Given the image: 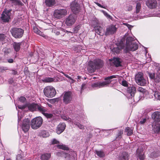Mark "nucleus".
I'll list each match as a JSON object with an SVG mask.
<instances>
[{"instance_id": "nucleus-1", "label": "nucleus", "mask_w": 160, "mask_h": 160, "mask_svg": "<svg viewBox=\"0 0 160 160\" xmlns=\"http://www.w3.org/2000/svg\"><path fill=\"white\" fill-rule=\"evenodd\" d=\"M103 65L102 60L99 59H96L93 61H90L88 63L87 69L90 73L94 72L96 69H99Z\"/></svg>"}, {"instance_id": "nucleus-2", "label": "nucleus", "mask_w": 160, "mask_h": 160, "mask_svg": "<svg viewBox=\"0 0 160 160\" xmlns=\"http://www.w3.org/2000/svg\"><path fill=\"white\" fill-rule=\"evenodd\" d=\"M138 48V45L134 40V38L129 37L127 38L126 46L125 49L126 52L129 51H134Z\"/></svg>"}, {"instance_id": "nucleus-3", "label": "nucleus", "mask_w": 160, "mask_h": 160, "mask_svg": "<svg viewBox=\"0 0 160 160\" xmlns=\"http://www.w3.org/2000/svg\"><path fill=\"white\" fill-rule=\"evenodd\" d=\"M117 76H118L117 75H113L107 77L105 78V80H106V81L95 82L92 84V87L101 88L107 86L111 83L112 81L111 79L114 78H116Z\"/></svg>"}, {"instance_id": "nucleus-4", "label": "nucleus", "mask_w": 160, "mask_h": 160, "mask_svg": "<svg viewBox=\"0 0 160 160\" xmlns=\"http://www.w3.org/2000/svg\"><path fill=\"white\" fill-rule=\"evenodd\" d=\"M43 92L44 95L48 98H52L56 94L55 88L51 86L45 87L43 90Z\"/></svg>"}, {"instance_id": "nucleus-5", "label": "nucleus", "mask_w": 160, "mask_h": 160, "mask_svg": "<svg viewBox=\"0 0 160 160\" xmlns=\"http://www.w3.org/2000/svg\"><path fill=\"white\" fill-rule=\"evenodd\" d=\"M42 122L43 119L41 117H39L34 118L31 121V127L33 129H37L41 126Z\"/></svg>"}, {"instance_id": "nucleus-6", "label": "nucleus", "mask_w": 160, "mask_h": 160, "mask_svg": "<svg viewBox=\"0 0 160 160\" xmlns=\"http://www.w3.org/2000/svg\"><path fill=\"white\" fill-rule=\"evenodd\" d=\"M12 36L16 38H20L23 36L24 30L20 28H14L10 30Z\"/></svg>"}, {"instance_id": "nucleus-7", "label": "nucleus", "mask_w": 160, "mask_h": 160, "mask_svg": "<svg viewBox=\"0 0 160 160\" xmlns=\"http://www.w3.org/2000/svg\"><path fill=\"white\" fill-rule=\"evenodd\" d=\"M136 82L139 85L144 86L147 83V81L143 78V74L141 72H138L135 76Z\"/></svg>"}, {"instance_id": "nucleus-8", "label": "nucleus", "mask_w": 160, "mask_h": 160, "mask_svg": "<svg viewBox=\"0 0 160 160\" xmlns=\"http://www.w3.org/2000/svg\"><path fill=\"white\" fill-rule=\"evenodd\" d=\"M76 20V17L74 14L70 15L66 19L65 23L67 26H70L75 22Z\"/></svg>"}, {"instance_id": "nucleus-9", "label": "nucleus", "mask_w": 160, "mask_h": 160, "mask_svg": "<svg viewBox=\"0 0 160 160\" xmlns=\"http://www.w3.org/2000/svg\"><path fill=\"white\" fill-rule=\"evenodd\" d=\"M12 10H5L2 14L1 19L4 22H8L10 19Z\"/></svg>"}, {"instance_id": "nucleus-10", "label": "nucleus", "mask_w": 160, "mask_h": 160, "mask_svg": "<svg viewBox=\"0 0 160 160\" xmlns=\"http://www.w3.org/2000/svg\"><path fill=\"white\" fill-rule=\"evenodd\" d=\"M30 128V121L28 119H24L21 124V128L25 132H28Z\"/></svg>"}, {"instance_id": "nucleus-11", "label": "nucleus", "mask_w": 160, "mask_h": 160, "mask_svg": "<svg viewBox=\"0 0 160 160\" xmlns=\"http://www.w3.org/2000/svg\"><path fill=\"white\" fill-rule=\"evenodd\" d=\"M67 13V11L66 9L57 10L54 12V16L55 18H59L64 16Z\"/></svg>"}, {"instance_id": "nucleus-12", "label": "nucleus", "mask_w": 160, "mask_h": 160, "mask_svg": "<svg viewBox=\"0 0 160 160\" xmlns=\"http://www.w3.org/2000/svg\"><path fill=\"white\" fill-rule=\"evenodd\" d=\"M62 118L64 120L68 121V122H72V123H73L75 125H76L80 129H82L84 128V127L82 125H81L79 123L76 122V121L74 120V119H73L72 120L68 117L65 116H62Z\"/></svg>"}, {"instance_id": "nucleus-13", "label": "nucleus", "mask_w": 160, "mask_h": 160, "mask_svg": "<svg viewBox=\"0 0 160 160\" xmlns=\"http://www.w3.org/2000/svg\"><path fill=\"white\" fill-rule=\"evenodd\" d=\"M72 99V93L70 92H64L63 96V101L64 103L68 104L70 103Z\"/></svg>"}, {"instance_id": "nucleus-14", "label": "nucleus", "mask_w": 160, "mask_h": 160, "mask_svg": "<svg viewBox=\"0 0 160 160\" xmlns=\"http://www.w3.org/2000/svg\"><path fill=\"white\" fill-rule=\"evenodd\" d=\"M70 8L72 12L77 13L80 11V6L76 1L72 2L70 4Z\"/></svg>"}, {"instance_id": "nucleus-15", "label": "nucleus", "mask_w": 160, "mask_h": 160, "mask_svg": "<svg viewBox=\"0 0 160 160\" xmlns=\"http://www.w3.org/2000/svg\"><path fill=\"white\" fill-rule=\"evenodd\" d=\"M117 29L115 25H111L109 26L106 29L105 35H108L114 34L116 32Z\"/></svg>"}, {"instance_id": "nucleus-16", "label": "nucleus", "mask_w": 160, "mask_h": 160, "mask_svg": "<svg viewBox=\"0 0 160 160\" xmlns=\"http://www.w3.org/2000/svg\"><path fill=\"white\" fill-rule=\"evenodd\" d=\"M66 127V124L64 123H60L57 126L56 132L58 134L62 133Z\"/></svg>"}, {"instance_id": "nucleus-17", "label": "nucleus", "mask_w": 160, "mask_h": 160, "mask_svg": "<svg viewBox=\"0 0 160 160\" xmlns=\"http://www.w3.org/2000/svg\"><path fill=\"white\" fill-rule=\"evenodd\" d=\"M146 4L150 8H154L156 7L157 2L156 0H148L146 2Z\"/></svg>"}, {"instance_id": "nucleus-18", "label": "nucleus", "mask_w": 160, "mask_h": 160, "mask_svg": "<svg viewBox=\"0 0 160 160\" xmlns=\"http://www.w3.org/2000/svg\"><path fill=\"white\" fill-rule=\"evenodd\" d=\"M152 118L155 122L160 121V112L156 111L153 112L152 115Z\"/></svg>"}, {"instance_id": "nucleus-19", "label": "nucleus", "mask_w": 160, "mask_h": 160, "mask_svg": "<svg viewBox=\"0 0 160 160\" xmlns=\"http://www.w3.org/2000/svg\"><path fill=\"white\" fill-rule=\"evenodd\" d=\"M52 32L55 33L57 35H58L59 34L62 33V32L72 33V32L70 31H68L66 30L62 29H61V30H59L56 28H54L52 29Z\"/></svg>"}, {"instance_id": "nucleus-20", "label": "nucleus", "mask_w": 160, "mask_h": 160, "mask_svg": "<svg viewBox=\"0 0 160 160\" xmlns=\"http://www.w3.org/2000/svg\"><path fill=\"white\" fill-rule=\"evenodd\" d=\"M95 32L101 36L103 35L104 34V30L100 26H97L95 27Z\"/></svg>"}, {"instance_id": "nucleus-21", "label": "nucleus", "mask_w": 160, "mask_h": 160, "mask_svg": "<svg viewBox=\"0 0 160 160\" xmlns=\"http://www.w3.org/2000/svg\"><path fill=\"white\" fill-rule=\"evenodd\" d=\"M124 48V46L123 44H121V45L117 47L114 48L112 49V52L116 54L119 53L120 51Z\"/></svg>"}, {"instance_id": "nucleus-22", "label": "nucleus", "mask_w": 160, "mask_h": 160, "mask_svg": "<svg viewBox=\"0 0 160 160\" xmlns=\"http://www.w3.org/2000/svg\"><path fill=\"white\" fill-rule=\"evenodd\" d=\"M137 155L141 160H143L144 158V156L142 150L138 149L137 150Z\"/></svg>"}, {"instance_id": "nucleus-23", "label": "nucleus", "mask_w": 160, "mask_h": 160, "mask_svg": "<svg viewBox=\"0 0 160 160\" xmlns=\"http://www.w3.org/2000/svg\"><path fill=\"white\" fill-rule=\"evenodd\" d=\"M127 91L129 93H130L132 97L134 96V94L136 92V88L134 86H131L128 87L127 88Z\"/></svg>"}, {"instance_id": "nucleus-24", "label": "nucleus", "mask_w": 160, "mask_h": 160, "mask_svg": "<svg viewBox=\"0 0 160 160\" xmlns=\"http://www.w3.org/2000/svg\"><path fill=\"white\" fill-rule=\"evenodd\" d=\"M45 3L46 6L48 7H52L56 3L55 0H45Z\"/></svg>"}, {"instance_id": "nucleus-25", "label": "nucleus", "mask_w": 160, "mask_h": 160, "mask_svg": "<svg viewBox=\"0 0 160 160\" xmlns=\"http://www.w3.org/2000/svg\"><path fill=\"white\" fill-rule=\"evenodd\" d=\"M129 157L128 154L126 152H124L120 157L119 160H128Z\"/></svg>"}, {"instance_id": "nucleus-26", "label": "nucleus", "mask_w": 160, "mask_h": 160, "mask_svg": "<svg viewBox=\"0 0 160 160\" xmlns=\"http://www.w3.org/2000/svg\"><path fill=\"white\" fill-rule=\"evenodd\" d=\"M38 105L37 104L32 103L29 104L28 105V109L31 111H35L37 108Z\"/></svg>"}, {"instance_id": "nucleus-27", "label": "nucleus", "mask_w": 160, "mask_h": 160, "mask_svg": "<svg viewBox=\"0 0 160 160\" xmlns=\"http://www.w3.org/2000/svg\"><path fill=\"white\" fill-rule=\"evenodd\" d=\"M12 6H21L22 3L20 0H10Z\"/></svg>"}, {"instance_id": "nucleus-28", "label": "nucleus", "mask_w": 160, "mask_h": 160, "mask_svg": "<svg viewBox=\"0 0 160 160\" xmlns=\"http://www.w3.org/2000/svg\"><path fill=\"white\" fill-rule=\"evenodd\" d=\"M142 3V1H139V2H138L136 3V13H139L141 8V4Z\"/></svg>"}, {"instance_id": "nucleus-29", "label": "nucleus", "mask_w": 160, "mask_h": 160, "mask_svg": "<svg viewBox=\"0 0 160 160\" xmlns=\"http://www.w3.org/2000/svg\"><path fill=\"white\" fill-rule=\"evenodd\" d=\"M125 132L128 136H130L133 133V129L132 128L127 127L125 129Z\"/></svg>"}, {"instance_id": "nucleus-30", "label": "nucleus", "mask_w": 160, "mask_h": 160, "mask_svg": "<svg viewBox=\"0 0 160 160\" xmlns=\"http://www.w3.org/2000/svg\"><path fill=\"white\" fill-rule=\"evenodd\" d=\"M51 156L50 153H45L41 155V158L42 160H48Z\"/></svg>"}, {"instance_id": "nucleus-31", "label": "nucleus", "mask_w": 160, "mask_h": 160, "mask_svg": "<svg viewBox=\"0 0 160 160\" xmlns=\"http://www.w3.org/2000/svg\"><path fill=\"white\" fill-rule=\"evenodd\" d=\"M37 108L38 110L41 112L43 114L45 113L47 111V109L45 107L41 106H39L38 105Z\"/></svg>"}, {"instance_id": "nucleus-32", "label": "nucleus", "mask_w": 160, "mask_h": 160, "mask_svg": "<svg viewBox=\"0 0 160 160\" xmlns=\"http://www.w3.org/2000/svg\"><path fill=\"white\" fill-rule=\"evenodd\" d=\"M21 43L19 42H14L13 44V46L15 50L18 52V51L20 48Z\"/></svg>"}, {"instance_id": "nucleus-33", "label": "nucleus", "mask_w": 160, "mask_h": 160, "mask_svg": "<svg viewBox=\"0 0 160 160\" xmlns=\"http://www.w3.org/2000/svg\"><path fill=\"white\" fill-rule=\"evenodd\" d=\"M116 67L120 66L121 65V62L118 58H114L112 61Z\"/></svg>"}, {"instance_id": "nucleus-34", "label": "nucleus", "mask_w": 160, "mask_h": 160, "mask_svg": "<svg viewBox=\"0 0 160 160\" xmlns=\"http://www.w3.org/2000/svg\"><path fill=\"white\" fill-rule=\"evenodd\" d=\"M95 152L97 155L100 157H103L105 156V154L102 150H96Z\"/></svg>"}, {"instance_id": "nucleus-35", "label": "nucleus", "mask_w": 160, "mask_h": 160, "mask_svg": "<svg viewBox=\"0 0 160 160\" xmlns=\"http://www.w3.org/2000/svg\"><path fill=\"white\" fill-rule=\"evenodd\" d=\"M54 80L55 79L53 78L47 77L44 78L43 81L45 82H51L54 81Z\"/></svg>"}, {"instance_id": "nucleus-36", "label": "nucleus", "mask_w": 160, "mask_h": 160, "mask_svg": "<svg viewBox=\"0 0 160 160\" xmlns=\"http://www.w3.org/2000/svg\"><path fill=\"white\" fill-rule=\"evenodd\" d=\"M153 130L155 132L158 133L160 132V126L157 125L154 126Z\"/></svg>"}, {"instance_id": "nucleus-37", "label": "nucleus", "mask_w": 160, "mask_h": 160, "mask_svg": "<svg viewBox=\"0 0 160 160\" xmlns=\"http://www.w3.org/2000/svg\"><path fill=\"white\" fill-rule=\"evenodd\" d=\"M154 80L156 82H158L160 81V73H158L155 75Z\"/></svg>"}, {"instance_id": "nucleus-38", "label": "nucleus", "mask_w": 160, "mask_h": 160, "mask_svg": "<svg viewBox=\"0 0 160 160\" xmlns=\"http://www.w3.org/2000/svg\"><path fill=\"white\" fill-rule=\"evenodd\" d=\"M152 110V108L151 107H148L144 110L143 114L146 115L147 114Z\"/></svg>"}, {"instance_id": "nucleus-39", "label": "nucleus", "mask_w": 160, "mask_h": 160, "mask_svg": "<svg viewBox=\"0 0 160 160\" xmlns=\"http://www.w3.org/2000/svg\"><path fill=\"white\" fill-rule=\"evenodd\" d=\"M57 146L58 148L60 149H62L65 150H68V148L64 145H57Z\"/></svg>"}, {"instance_id": "nucleus-40", "label": "nucleus", "mask_w": 160, "mask_h": 160, "mask_svg": "<svg viewBox=\"0 0 160 160\" xmlns=\"http://www.w3.org/2000/svg\"><path fill=\"white\" fill-rule=\"evenodd\" d=\"M154 96L156 99L160 100V92H158L156 91L155 92L154 94Z\"/></svg>"}, {"instance_id": "nucleus-41", "label": "nucleus", "mask_w": 160, "mask_h": 160, "mask_svg": "<svg viewBox=\"0 0 160 160\" xmlns=\"http://www.w3.org/2000/svg\"><path fill=\"white\" fill-rule=\"evenodd\" d=\"M101 12L103 13L104 15L108 18L110 19H112V18L111 16L110 15H109L108 13L104 11V10H101Z\"/></svg>"}, {"instance_id": "nucleus-42", "label": "nucleus", "mask_w": 160, "mask_h": 160, "mask_svg": "<svg viewBox=\"0 0 160 160\" xmlns=\"http://www.w3.org/2000/svg\"><path fill=\"white\" fill-rule=\"evenodd\" d=\"M8 68L3 66L0 67V72H3L4 71L8 70Z\"/></svg>"}, {"instance_id": "nucleus-43", "label": "nucleus", "mask_w": 160, "mask_h": 160, "mask_svg": "<svg viewBox=\"0 0 160 160\" xmlns=\"http://www.w3.org/2000/svg\"><path fill=\"white\" fill-rule=\"evenodd\" d=\"M43 115L48 118H53V114L50 113H48L45 112Z\"/></svg>"}, {"instance_id": "nucleus-44", "label": "nucleus", "mask_w": 160, "mask_h": 160, "mask_svg": "<svg viewBox=\"0 0 160 160\" xmlns=\"http://www.w3.org/2000/svg\"><path fill=\"white\" fill-rule=\"evenodd\" d=\"M120 83L124 87H127L128 86V83L126 81L124 80H122L120 82Z\"/></svg>"}, {"instance_id": "nucleus-45", "label": "nucleus", "mask_w": 160, "mask_h": 160, "mask_svg": "<svg viewBox=\"0 0 160 160\" xmlns=\"http://www.w3.org/2000/svg\"><path fill=\"white\" fill-rule=\"evenodd\" d=\"M123 133V130H120L119 131L118 133V136L116 138V139H120L121 138V135Z\"/></svg>"}, {"instance_id": "nucleus-46", "label": "nucleus", "mask_w": 160, "mask_h": 160, "mask_svg": "<svg viewBox=\"0 0 160 160\" xmlns=\"http://www.w3.org/2000/svg\"><path fill=\"white\" fill-rule=\"evenodd\" d=\"M138 90L140 92H142L143 93H145L146 91V89L141 87L138 88Z\"/></svg>"}, {"instance_id": "nucleus-47", "label": "nucleus", "mask_w": 160, "mask_h": 160, "mask_svg": "<svg viewBox=\"0 0 160 160\" xmlns=\"http://www.w3.org/2000/svg\"><path fill=\"white\" fill-rule=\"evenodd\" d=\"M26 98L23 97H21L19 98V101L20 102H25L26 101Z\"/></svg>"}, {"instance_id": "nucleus-48", "label": "nucleus", "mask_w": 160, "mask_h": 160, "mask_svg": "<svg viewBox=\"0 0 160 160\" xmlns=\"http://www.w3.org/2000/svg\"><path fill=\"white\" fill-rule=\"evenodd\" d=\"M23 157L21 154H18L17 156V160H22Z\"/></svg>"}, {"instance_id": "nucleus-49", "label": "nucleus", "mask_w": 160, "mask_h": 160, "mask_svg": "<svg viewBox=\"0 0 160 160\" xmlns=\"http://www.w3.org/2000/svg\"><path fill=\"white\" fill-rule=\"evenodd\" d=\"M149 77L150 78L152 79H153L155 78V75L154 73H149Z\"/></svg>"}, {"instance_id": "nucleus-50", "label": "nucleus", "mask_w": 160, "mask_h": 160, "mask_svg": "<svg viewBox=\"0 0 160 160\" xmlns=\"http://www.w3.org/2000/svg\"><path fill=\"white\" fill-rule=\"evenodd\" d=\"M42 133L43 134H42L43 137H47L49 136L48 133L46 132L45 131L42 132Z\"/></svg>"}, {"instance_id": "nucleus-51", "label": "nucleus", "mask_w": 160, "mask_h": 160, "mask_svg": "<svg viewBox=\"0 0 160 160\" xmlns=\"http://www.w3.org/2000/svg\"><path fill=\"white\" fill-rule=\"evenodd\" d=\"M33 30L34 32L36 33L37 34L39 31V30H38V29L36 27H33Z\"/></svg>"}, {"instance_id": "nucleus-52", "label": "nucleus", "mask_w": 160, "mask_h": 160, "mask_svg": "<svg viewBox=\"0 0 160 160\" xmlns=\"http://www.w3.org/2000/svg\"><path fill=\"white\" fill-rule=\"evenodd\" d=\"M37 34H38L40 36H42L43 37H46V36L45 35H44L42 32L40 31V30L37 33Z\"/></svg>"}, {"instance_id": "nucleus-53", "label": "nucleus", "mask_w": 160, "mask_h": 160, "mask_svg": "<svg viewBox=\"0 0 160 160\" xmlns=\"http://www.w3.org/2000/svg\"><path fill=\"white\" fill-rule=\"evenodd\" d=\"M59 143V141L55 139H54L52 141V143L53 144H58Z\"/></svg>"}, {"instance_id": "nucleus-54", "label": "nucleus", "mask_w": 160, "mask_h": 160, "mask_svg": "<svg viewBox=\"0 0 160 160\" xmlns=\"http://www.w3.org/2000/svg\"><path fill=\"white\" fill-rule=\"evenodd\" d=\"M5 36L3 34H0V41H3L5 38Z\"/></svg>"}, {"instance_id": "nucleus-55", "label": "nucleus", "mask_w": 160, "mask_h": 160, "mask_svg": "<svg viewBox=\"0 0 160 160\" xmlns=\"http://www.w3.org/2000/svg\"><path fill=\"white\" fill-rule=\"evenodd\" d=\"M12 73L13 75L18 74V72L15 70H11Z\"/></svg>"}, {"instance_id": "nucleus-56", "label": "nucleus", "mask_w": 160, "mask_h": 160, "mask_svg": "<svg viewBox=\"0 0 160 160\" xmlns=\"http://www.w3.org/2000/svg\"><path fill=\"white\" fill-rule=\"evenodd\" d=\"M146 118H144L142 119L141 120V121L140 122V123L141 124H144L146 121Z\"/></svg>"}, {"instance_id": "nucleus-57", "label": "nucleus", "mask_w": 160, "mask_h": 160, "mask_svg": "<svg viewBox=\"0 0 160 160\" xmlns=\"http://www.w3.org/2000/svg\"><path fill=\"white\" fill-rule=\"evenodd\" d=\"M8 62L9 63H12L13 62V60L12 58H9L7 60Z\"/></svg>"}, {"instance_id": "nucleus-58", "label": "nucleus", "mask_w": 160, "mask_h": 160, "mask_svg": "<svg viewBox=\"0 0 160 160\" xmlns=\"http://www.w3.org/2000/svg\"><path fill=\"white\" fill-rule=\"evenodd\" d=\"M86 84L84 83H83L81 86V89L82 90H83L85 88Z\"/></svg>"}, {"instance_id": "nucleus-59", "label": "nucleus", "mask_w": 160, "mask_h": 160, "mask_svg": "<svg viewBox=\"0 0 160 160\" xmlns=\"http://www.w3.org/2000/svg\"><path fill=\"white\" fill-rule=\"evenodd\" d=\"M62 73L67 78H68L69 79H71V77L69 76L68 74H66L64 73L63 72H62Z\"/></svg>"}, {"instance_id": "nucleus-60", "label": "nucleus", "mask_w": 160, "mask_h": 160, "mask_svg": "<svg viewBox=\"0 0 160 160\" xmlns=\"http://www.w3.org/2000/svg\"><path fill=\"white\" fill-rule=\"evenodd\" d=\"M96 4L98 5V6L99 7H101L102 8H105L104 7L102 6V5H101L100 4L98 3H96Z\"/></svg>"}, {"instance_id": "nucleus-61", "label": "nucleus", "mask_w": 160, "mask_h": 160, "mask_svg": "<svg viewBox=\"0 0 160 160\" xmlns=\"http://www.w3.org/2000/svg\"><path fill=\"white\" fill-rule=\"evenodd\" d=\"M74 33H76L78 32V28L76 27L74 28Z\"/></svg>"}, {"instance_id": "nucleus-62", "label": "nucleus", "mask_w": 160, "mask_h": 160, "mask_svg": "<svg viewBox=\"0 0 160 160\" xmlns=\"http://www.w3.org/2000/svg\"><path fill=\"white\" fill-rule=\"evenodd\" d=\"M18 108L20 109H24L25 108V106H18Z\"/></svg>"}, {"instance_id": "nucleus-63", "label": "nucleus", "mask_w": 160, "mask_h": 160, "mask_svg": "<svg viewBox=\"0 0 160 160\" xmlns=\"http://www.w3.org/2000/svg\"><path fill=\"white\" fill-rule=\"evenodd\" d=\"M127 27H128V28L129 29H130L131 28L133 27V26H131V25H129V24H128V25Z\"/></svg>"}, {"instance_id": "nucleus-64", "label": "nucleus", "mask_w": 160, "mask_h": 160, "mask_svg": "<svg viewBox=\"0 0 160 160\" xmlns=\"http://www.w3.org/2000/svg\"><path fill=\"white\" fill-rule=\"evenodd\" d=\"M70 79L71 80V82L72 83H73L75 82V80L71 78V79Z\"/></svg>"}]
</instances>
